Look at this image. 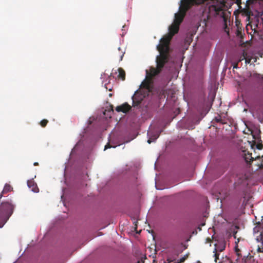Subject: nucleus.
<instances>
[{"label": "nucleus", "instance_id": "1", "mask_svg": "<svg viewBox=\"0 0 263 263\" xmlns=\"http://www.w3.org/2000/svg\"><path fill=\"white\" fill-rule=\"evenodd\" d=\"M206 0H181L179 7V11L175 13L174 22L180 25L182 22L186 11L194 4L199 5Z\"/></svg>", "mask_w": 263, "mask_h": 263}, {"label": "nucleus", "instance_id": "2", "mask_svg": "<svg viewBox=\"0 0 263 263\" xmlns=\"http://www.w3.org/2000/svg\"><path fill=\"white\" fill-rule=\"evenodd\" d=\"M208 13L210 16H219L226 19L225 3L223 1L218 0H210L208 4Z\"/></svg>", "mask_w": 263, "mask_h": 263}, {"label": "nucleus", "instance_id": "3", "mask_svg": "<svg viewBox=\"0 0 263 263\" xmlns=\"http://www.w3.org/2000/svg\"><path fill=\"white\" fill-rule=\"evenodd\" d=\"M157 49L160 52V55L156 58L157 66L162 70L169 60L170 46L160 42L157 46Z\"/></svg>", "mask_w": 263, "mask_h": 263}, {"label": "nucleus", "instance_id": "4", "mask_svg": "<svg viewBox=\"0 0 263 263\" xmlns=\"http://www.w3.org/2000/svg\"><path fill=\"white\" fill-rule=\"evenodd\" d=\"M14 205L10 202L0 203V228H2L12 214Z\"/></svg>", "mask_w": 263, "mask_h": 263}, {"label": "nucleus", "instance_id": "5", "mask_svg": "<svg viewBox=\"0 0 263 263\" xmlns=\"http://www.w3.org/2000/svg\"><path fill=\"white\" fill-rule=\"evenodd\" d=\"M179 26L180 25L173 22L168 27L169 32L160 39V42L170 45V41L173 36L178 32Z\"/></svg>", "mask_w": 263, "mask_h": 263}, {"label": "nucleus", "instance_id": "6", "mask_svg": "<svg viewBox=\"0 0 263 263\" xmlns=\"http://www.w3.org/2000/svg\"><path fill=\"white\" fill-rule=\"evenodd\" d=\"M144 96L137 91L132 97L133 106L134 107L138 106L143 101Z\"/></svg>", "mask_w": 263, "mask_h": 263}, {"label": "nucleus", "instance_id": "7", "mask_svg": "<svg viewBox=\"0 0 263 263\" xmlns=\"http://www.w3.org/2000/svg\"><path fill=\"white\" fill-rule=\"evenodd\" d=\"M161 71L162 70L161 69H159L157 66L156 68L151 67L149 71L146 70L147 77L152 78L153 77L160 73Z\"/></svg>", "mask_w": 263, "mask_h": 263}, {"label": "nucleus", "instance_id": "8", "mask_svg": "<svg viewBox=\"0 0 263 263\" xmlns=\"http://www.w3.org/2000/svg\"><path fill=\"white\" fill-rule=\"evenodd\" d=\"M131 109V106L127 103H125L121 105L118 106L116 108L117 112L126 113Z\"/></svg>", "mask_w": 263, "mask_h": 263}, {"label": "nucleus", "instance_id": "9", "mask_svg": "<svg viewBox=\"0 0 263 263\" xmlns=\"http://www.w3.org/2000/svg\"><path fill=\"white\" fill-rule=\"evenodd\" d=\"M27 185L32 191L34 193H37L39 191V189L37 186L36 183L34 181L33 179L29 180L27 181Z\"/></svg>", "mask_w": 263, "mask_h": 263}, {"label": "nucleus", "instance_id": "10", "mask_svg": "<svg viewBox=\"0 0 263 263\" xmlns=\"http://www.w3.org/2000/svg\"><path fill=\"white\" fill-rule=\"evenodd\" d=\"M215 247L214 249V252H221L225 249L226 243L223 242H219L218 244H215Z\"/></svg>", "mask_w": 263, "mask_h": 263}, {"label": "nucleus", "instance_id": "11", "mask_svg": "<svg viewBox=\"0 0 263 263\" xmlns=\"http://www.w3.org/2000/svg\"><path fill=\"white\" fill-rule=\"evenodd\" d=\"M12 190L13 187L10 184L6 183L5 185L4 189L0 194V198H2V197L4 194L9 193L12 191Z\"/></svg>", "mask_w": 263, "mask_h": 263}, {"label": "nucleus", "instance_id": "12", "mask_svg": "<svg viewBox=\"0 0 263 263\" xmlns=\"http://www.w3.org/2000/svg\"><path fill=\"white\" fill-rule=\"evenodd\" d=\"M118 70L119 72L118 77L121 78L122 80H124L125 79V71L122 68H119Z\"/></svg>", "mask_w": 263, "mask_h": 263}, {"label": "nucleus", "instance_id": "13", "mask_svg": "<svg viewBox=\"0 0 263 263\" xmlns=\"http://www.w3.org/2000/svg\"><path fill=\"white\" fill-rule=\"evenodd\" d=\"M244 158L247 162H250L253 160V159L252 157V154L249 153L247 154H245Z\"/></svg>", "mask_w": 263, "mask_h": 263}, {"label": "nucleus", "instance_id": "14", "mask_svg": "<svg viewBox=\"0 0 263 263\" xmlns=\"http://www.w3.org/2000/svg\"><path fill=\"white\" fill-rule=\"evenodd\" d=\"M235 252L236 253V255L238 256V258L237 259V260H238L239 258V257H241V254L240 253V250L238 248L237 245L235 247Z\"/></svg>", "mask_w": 263, "mask_h": 263}, {"label": "nucleus", "instance_id": "15", "mask_svg": "<svg viewBox=\"0 0 263 263\" xmlns=\"http://www.w3.org/2000/svg\"><path fill=\"white\" fill-rule=\"evenodd\" d=\"M246 55H247V53H245V52H243V57L242 58H241L239 61H240L241 60H243V59H245L246 63L249 64L251 62V59H248V58H246Z\"/></svg>", "mask_w": 263, "mask_h": 263}, {"label": "nucleus", "instance_id": "16", "mask_svg": "<svg viewBox=\"0 0 263 263\" xmlns=\"http://www.w3.org/2000/svg\"><path fill=\"white\" fill-rule=\"evenodd\" d=\"M48 123V121L47 120L43 119L40 122V124L42 127H45L47 125Z\"/></svg>", "mask_w": 263, "mask_h": 263}, {"label": "nucleus", "instance_id": "17", "mask_svg": "<svg viewBox=\"0 0 263 263\" xmlns=\"http://www.w3.org/2000/svg\"><path fill=\"white\" fill-rule=\"evenodd\" d=\"M218 252H214L213 251V253H214V256L215 257V262H217V260L218 259H219V254L218 253Z\"/></svg>", "mask_w": 263, "mask_h": 263}, {"label": "nucleus", "instance_id": "18", "mask_svg": "<svg viewBox=\"0 0 263 263\" xmlns=\"http://www.w3.org/2000/svg\"><path fill=\"white\" fill-rule=\"evenodd\" d=\"M187 257V255L184 256V257H182V258H181L180 259L179 262H178L177 263H182V262H183L186 260Z\"/></svg>", "mask_w": 263, "mask_h": 263}, {"label": "nucleus", "instance_id": "19", "mask_svg": "<svg viewBox=\"0 0 263 263\" xmlns=\"http://www.w3.org/2000/svg\"><path fill=\"white\" fill-rule=\"evenodd\" d=\"M145 87L149 91H151V86H150V84L148 83H146L145 84Z\"/></svg>", "mask_w": 263, "mask_h": 263}, {"label": "nucleus", "instance_id": "20", "mask_svg": "<svg viewBox=\"0 0 263 263\" xmlns=\"http://www.w3.org/2000/svg\"><path fill=\"white\" fill-rule=\"evenodd\" d=\"M111 146V145H110L109 143H107L105 146V148H104V150L107 149V148H110Z\"/></svg>", "mask_w": 263, "mask_h": 263}, {"label": "nucleus", "instance_id": "21", "mask_svg": "<svg viewBox=\"0 0 263 263\" xmlns=\"http://www.w3.org/2000/svg\"><path fill=\"white\" fill-rule=\"evenodd\" d=\"M262 147H263V145H262V144H258V145H257V148H258V149H262Z\"/></svg>", "mask_w": 263, "mask_h": 263}, {"label": "nucleus", "instance_id": "22", "mask_svg": "<svg viewBox=\"0 0 263 263\" xmlns=\"http://www.w3.org/2000/svg\"><path fill=\"white\" fill-rule=\"evenodd\" d=\"M238 63H235L234 65H233V68H238Z\"/></svg>", "mask_w": 263, "mask_h": 263}, {"label": "nucleus", "instance_id": "23", "mask_svg": "<svg viewBox=\"0 0 263 263\" xmlns=\"http://www.w3.org/2000/svg\"><path fill=\"white\" fill-rule=\"evenodd\" d=\"M241 0H236V3L238 4V5H240L241 4Z\"/></svg>", "mask_w": 263, "mask_h": 263}, {"label": "nucleus", "instance_id": "24", "mask_svg": "<svg viewBox=\"0 0 263 263\" xmlns=\"http://www.w3.org/2000/svg\"><path fill=\"white\" fill-rule=\"evenodd\" d=\"M236 233H237V231H236V232H234V233H233V236H234V237L235 238H236Z\"/></svg>", "mask_w": 263, "mask_h": 263}, {"label": "nucleus", "instance_id": "25", "mask_svg": "<svg viewBox=\"0 0 263 263\" xmlns=\"http://www.w3.org/2000/svg\"><path fill=\"white\" fill-rule=\"evenodd\" d=\"M167 261H168V262H167V263H170V262H171L172 261V260H171L170 259H167ZM164 263H166V262H164Z\"/></svg>", "mask_w": 263, "mask_h": 263}, {"label": "nucleus", "instance_id": "26", "mask_svg": "<svg viewBox=\"0 0 263 263\" xmlns=\"http://www.w3.org/2000/svg\"><path fill=\"white\" fill-rule=\"evenodd\" d=\"M123 55H124V53H122L120 57V61H121L122 60Z\"/></svg>", "mask_w": 263, "mask_h": 263}, {"label": "nucleus", "instance_id": "27", "mask_svg": "<svg viewBox=\"0 0 263 263\" xmlns=\"http://www.w3.org/2000/svg\"><path fill=\"white\" fill-rule=\"evenodd\" d=\"M147 142H148L149 144L151 143V142H152V140H151V139H149L147 140Z\"/></svg>", "mask_w": 263, "mask_h": 263}, {"label": "nucleus", "instance_id": "28", "mask_svg": "<svg viewBox=\"0 0 263 263\" xmlns=\"http://www.w3.org/2000/svg\"><path fill=\"white\" fill-rule=\"evenodd\" d=\"M33 165H34V166H37V165H39V163H38L37 162H34V164H33Z\"/></svg>", "mask_w": 263, "mask_h": 263}, {"label": "nucleus", "instance_id": "29", "mask_svg": "<svg viewBox=\"0 0 263 263\" xmlns=\"http://www.w3.org/2000/svg\"><path fill=\"white\" fill-rule=\"evenodd\" d=\"M106 88L107 89H108V88L106 86ZM108 90H109V91H111L112 90V88H108Z\"/></svg>", "mask_w": 263, "mask_h": 263}, {"label": "nucleus", "instance_id": "30", "mask_svg": "<svg viewBox=\"0 0 263 263\" xmlns=\"http://www.w3.org/2000/svg\"><path fill=\"white\" fill-rule=\"evenodd\" d=\"M216 121H217L218 122H220V121H221V119H218L216 118Z\"/></svg>", "mask_w": 263, "mask_h": 263}, {"label": "nucleus", "instance_id": "31", "mask_svg": "<svg viewBox=\"0 0 263 263\" xmlns=\"http://www.w3.org/2000/svg\"><path fill=\"white\" fill-rule=\"evenodd\" d=\"M112 93H109V96L110 97H111L112 96Z\"/></svg>", "mask_w": 263, "mask_h": 263}, {"label": "nucleus", "instance_id": "32", "mask_svg": "<svg viewBox=\"0 0 263 263\" xmlns=\"http://www.w3.org/2000/svg\"><path fill=\"white\" fill-rule=\"evenodd\" d=\"M207 240H208L209 241H210V238H208L207 239Z\"/></svg>", "mask_w": 263, "mask_h": 263}, {"label": "nucleus", "instance_id": "33", "mask_svg": "<svg viewBox=\"0 0 263 263\" xmlns=\"http://www.w3.org/2000/svg\"><path fill=\"white\" fill-rule=\"evenodd\" d=\"M118 50H120V47H119L118 48Z\"/></svg>", "mask_w": 263, "mask_h": 263}, {"label": "nucleus", "instance_id": "34", "mask_svg": "<svg viewBox=\"0 0 263 263\" xmlns=\"http://www.w3.org/2000/svg\"><path fill=\"white\" fill-rule=\"evenodd\" d=\"M158 137V136H157V137H156L155 139H157V138Z\"/></svg>", "mask_w": 263, "mask_h": 263}]
</instances>
